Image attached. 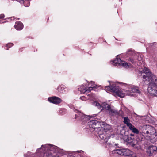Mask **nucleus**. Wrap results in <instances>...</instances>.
Masks as SVG:
<instances>
[{"label":"nucleus","instance_id":"4be33fe9","mask_svg":"<svg viewBox=\"0 0 157 157\" xmlns=\"http://www.w3.org/2000/svg\"><path fill=\"white\" fill-rule=\"evenodd\" d=\"M64 89V85H61L59 86L57 88V90L59 92L61 93H63V90Z\"/></svg>","mask_w":157,"mask_h":157},{"label":"nucleus","instance_id":"5701e85b","mask_svg":"<svg viewBox=\"0 0 157 157\" xmlns=\"http://www.w3.org/2000/svg\"><path fill=\"white\" fill-rule=\"evenodd\" d=\"M101 106L103 108L106 109L107 110L110 107L109 105L107 104L105 102L103 103L102 104Z\"/></svg>","mask_w":157,"mask_h":157},{"label":"nucleus","instance_id":"f257e3e1","mask_svg":"<svg viewBox=\"0 0 157 157\" xmlns=\"http://www.w3.org/2000/svg\"><path fill=\"white\" fill-rule=\"evenodd\" d=\"M142 135L147 139H150L155 133L154 128L150 126L143 127L141 130Z\"/></svg>","mask_w":157,"mask_h":157},{"label":"nucleus","instance_id":"393cba45","mask_svg":"<svg viewBox=\"0 0 157 157\" xmlns=\"http://www.w3.org/2000/svg\"><path fill=\"white\" fill-rule=\"evenodd\" d=\"M93 104L95 106H97L98 108H100L101 107V106L100 104L97 102H94Z\"/></svg>","mask_w":157,"mask_h":157},{"label":"nucleus","instance_id":"9b49d317","mask_svg":"<svg viewBox=\"0 0 157 157\" xmlns=\"http://www.w3.org/2000/svg\"><path fill=\"white\" fill-rule=\"evenodd\" d=\"M102 132L101 130H100L98 132V134L100 138L101 139H104L105 142L106 143L108 141V139L110 138V136L107 135L106 136L104 132L102 133Z\"/></svg>","mask_w":157,"mask_h":157},{"label":"nucleus","instance_id":"9d476101","mask_svg":"<svg viewBox=\"0 0 157 157\" xmlns=\"http://www.w3.org/2000/svg\"><path fill=\"white\" fill-rule=\"evenodd\" d=\"M147 78L149 79V81L150 82L149 84L157 85V77L156 76L152 73Z\"/></svg>","mask_w":157,"mask_h":157},{"label":"nucleus","instance_id":"a878e982","mask_svg":"<svg viewBox=\"0 0 157 157\" xmlns=\"http://www.w3.org/2000/svg\"><path fill=\"white\" fill-rule=\"evenodd\" d=\"M105 90L107 92H111L110 85L109 86H106L105 87Z\"/></svg>","mask_w":157,"mask_h":157},{"label":"nucleus","instance_id":"7c9ffc66","mask_svg":"<svg viewBox=\"0 0 157 157\" xmlns=\"http://www.w3.org/2000/svg\"><path fill=\"white\" fill-rule=\"evenodd\" d=\"M84 98H85V97L84 96H82V97H80V99L82 100H84Z\"/></svg>","mask_w":157,"mask_h":157},{"label":"nucleus","instance_id":"7ed1b4c3","mask_svg":"<svg viewBox=\"0 0 157 157\" xmlns=\"http://www.w3.org/2000/svg\"><path fill=\"white\" fill-rule=\"evenodd\" d=\"M113 64L115 65H122L126 68H128L131 66V64L127 63L124 61H122L119 58H117L116 59L113 61Z\"/></svg>","mask_w":157,"mask_h":157},{"label":"nucleus","instance_id":"412c9836","mask_svg":"<svg viewBox=\"0 0 157 157\" xmlns=\"http://www.w3.org/2000/svg\"><path fill=\"white\" fill-rule=\"evenodd\" d=\"M111 129V126L109 124H106L104 126V130L105 132L106 131V130L109 131Z\"/></svg>","mask_w":157,"mask_h":157},{"label":"nucleus","instance_id":"39448f33","mask_svg":"<svg viewBox=\"0 0 157 157\" xmlns=\"http://www.w3.org/2000/svg\"><path fill=\"white\" fill-rule=\"evenodd\" d=\"M114 152L122 155L127 156L130 154V151L128 149H117L114 151Z\"/></svg>","mask_w":157,"mask_h":157},{"label":"nucleus","instance_id":"6e6552de","mask_svg":"<svg viewBox=\"0 0 157 157\" xmlns=\"http://www.w3.org/2000/svg\"><path fill=\"white\" fill-rule=\"evenodd\" d=\"M48 100L50 102L55 104H59L62 101V100L60 98L56 96L48 98Z\"/></svg>","mask_w":157,"mask_h":157},{"label":"nucleus","instance_id":"c756f323","mask_svg":"<svg viewBox=\"0 0 157 157\" xmlns=\"http://www.w3.org/2000/svg\"><path fill=\"white\" fill-rule=\"evenodd\" d=\"M147 75H144L143 76V78L144 79H145V78H147Z\"/></svg>","mask_w":157,"mask_h":157},{"label":"nucleus","instance_id":"bb28decb","mask_svg":"<svg viewBox=\"0 0 157 157\" xmlns=\"http://www.w3.org/2000/svg\"><path fill=\"white\" fill-rule=\"evenodd\" d=\"M13 45V43H9L6 45V47H7L9 48H10Z\"/></svg>","mask_w":157,"mask_h":157},{"label":"nucleus","instance_id":"a211bd4d","mask_svg":"<svg viewBox=\"0 0 157 157\" xmlns=\"http://www.w3.org/2000/svg\"><path fill=\"white\" fill-rule=\"evenodd\" d=\"M129 128L130 130L132 131L133 132L136 134L139 133V130L135 128L134 126H133L132 125L129 127Z\"/></svg>","mask_w":157,"mask_h":157},{"label":"nucleus","instance_id":"cd10ccee","mask_svg":"<svg viewBox=\"0 0 157 157\" xmlns=\"http://www.w3.org/2000/svg\"><path fill=\"white\" fill-rule=\"evenodd\" d=\"M130 61L132 63H136V61H135L134 59H132L130 58Z\"/></svg>","mask_w":157,"mask_h":157},{"label":"nucleus","instance_id":"ddd939ff","mask_svg":"<svg viewBox=\"0 0 157 157\" xmlns=\"http://www.w3.org/2000/svg\"><path fill=\"white\" fill-rule=\"evenodd\" d=\"M14 27L17 30H21L23 29V25L21 22L17 21L16 22Z\"/></svg>","mask_w":157,"mask_h":157},{"label":"nucleus","instance_id":"473e14b6","mask_svg":"<svg viewBox=\"0 0 157 157\" xmlns=\"http://www.w3.org/2000/svg\"><path fill=\"white\" fill-rule=\"evenodd\" d=\"M138 60L140 61V59H138Z\"/></svg>","mask_w":157,"mask_h":157},{"label":"nucleus","instance_id":"c85d7f7f","mask_svg":"<svg viewBox=\"0 0 157 157\" xmlns=\"http://www.w3.org/2000/svg\"><path fill=\"white\" fill-rule=\"evenodd\" d=\"M4 17V15L3 14L0 15V19L3 18Z\"/></svg>","mask_w":157,"mask_h":157},{"label":"nucleus","instance_id":"20e7f679","mask_svg":"<svg viewBox=\"0 0 157 157\" xmlns=\"http://www.w3.org/2000/svg\"><path fill=\"white\" fill-rule=\"evenodd\" d=\"M147 90L149 94L157 96V85L149 84Z\"/></svg>","mask_w":157,"mask_h":157},{"label":"nucleus","instance_id":"f3484780","mask_svg":"<svg viewBox=\"0 0 157 157\" xmlns=\"http://www.w3.org/2000/svg\"><path fill=\"white\" fill-rule=\"evenodd\" d=\"M143 71L147 75V77L152 74V73L150 72V70L146 67H145L144 68Z\"/></svg>","mask_w":157,"mask_h":157},{"label":"nucleus","instance_id":"2f4dec72","mask_svg":"<svg viewBox=\"0 0 157 157\" xmlns=\"http://www.w3.org/2000/svg\"><path fill=\"white\" fill-rule=\"evenodd\" d=\"M7 49V50H8V48H7V49Z\"/></svg>","mask_w":157,"mask_h":157},{"label":"nucleus","instance_id":"b1692460","mask_svg":"<svg viewBox=\"0 0 157 157\" xmlns=\"http://www.w3.org/2000/svg\"><path fill=\"white\" fill-rule=\"evenodd\" d=\"M131 91L133 93H140V92L138 87H133Z\"/></svg>","mask_w":157,"mask_h":157},{"label":"nucleus","instance_id":"423d86ee","mask_svg":"<svg viewBox=\"0 0 157 157\" xmlns=\"http://www.w3.org/2000/svg\"><path fill=\"white\" fill-rule=\"evenodd\" d=\"M130 137H128V140L129 141L130 139L132 141H130L131 145L133 147H136V145L138 144V141L137 140L135 139V137L136 136V135H135L133 134H130Z\"/></svg>","mask_w":157,"mask_h":157},{"label":"nucleus","instance_id":"1a4fd4ad","mask_svg":"<svg viewBox=\"0 0 157 157\" xmlns=\"http://www.w3.org/2000/svg\"><path fill=\"white\" fill-rule=\"evenodd\" d=\"M157 150V147L155 146H150L147 149V155L149 156H151L153 154L155 151H156Z\"/></svg>","mask_w":157,"mask_h":157},{"label":"nucleus","instance_id":"4468645a","mask_svg":"<svg viewBox=\"0 0 157 157\" xmlns=\"http://www.w3.org/2000/svg\"><path fill=\"white\" fill-rule=\"evenodd\" d=\"M108 110L109 111V115H117L119 114V113L117 110L112 108L111 107Z\"/></svg>","mask_w":157,"mask_h":157},{"label":"nucleus","instance_id":"2eb2a0df","mask_svg":"<svg viewBox=\"0 0 157 157\" xmlns=\"http://www.w3.org/2000/svg\"><path fill=\"white\" fill-rule=\"evenodd\" d=\"M124 122L128 127H129L132 125V124L130 123V120L128 117H125L124 118Z\"/></svg>","mask_w":157,"mask_h":157},{"label":"nucleus","instance_id":"aec40b11","mask_svg":"<svg viewBox=\"0 0 157 157\" xmlns=\"http://www.w3.org/2000/svg\"><path fill=\"white\" fill-rule=\"evenodd\" d=\"M111 92H115L118 90V89L117 88V86L115 84L110 85Z\"/></svg>","mask_w":157,"mask_h":157},{"label":"nucleus","instance_id":"f03ea898","mask_svg":"<svg viewBox=\"0 0 157 157\" xmlns=\"http://www.w3.org/2000/svg\"><path fill=\"white\" fill-rule=\"evenodd\" d=\"M77 117H79V120L82 121L83 124L89 121L91 118L90 116L84 115L80 112H78L75 114V118L77 119Z\"/></svg>","mask_w":157,"mask_h":157},{"label":"nucleus","instance_id":"dca6fc26","mask_svg":"<svg viewBox=\"0 0 157 157\" xmlns=\"http://www.w3.org/2000/svg\"><path fill=\"white\" fill-rule=\"evenodd\" d=\"M116 93L118 96L121 98H123L124 96V94L121 90L118 89Z\"/></svg>","mask_w":157,"mask_h":157},{"label":"nucleus","instance_id":"f8f14e48","mask_svg":"<svg viewBox=\"0 0 157 157\" xmlns=\"http://www.w3.org/2000/svg\"><path fill=\"white\" fill-rule=\"evenodd\" d=\"M81 87H82V88H80L78 89L79 90L81 93H83L84 94L88 93H89L91 90H92L93 88H94V87H89L86 90L85 88H83V89H82V88L83 87V86H82Z\"/></svg>","mask_w":157,"mask_h":157},{"label":"nucleus","instance_id":"0eeeda50","mask_svg":"<svg viewBox=\"0 0 157 157\" xmlns=\"http://www.w3.org/2000/svg\"><path fill=\"white\" fill-rule=\"evenodd\" d=\"M88 123L90 127L94 129L99 128L100 126V123L96 120L90 121L88 122Z\"/></svg>","mask_w":157,"mask_h":157},{"label":"nucleus","instance_id":"6ab92c4d","mask_svg":"<svg viewBox=\"0 0 157 157\" xmlns=\"http://www.w3.org/2000/svg\"><path fill=\"white\" fill-rule=\"evenodd\" d=\"M43 157H54L52 155L50 151H47L44 152L43 154Z\"/></svg>","mask_w":157,"mask_h":157}]
</instances>
